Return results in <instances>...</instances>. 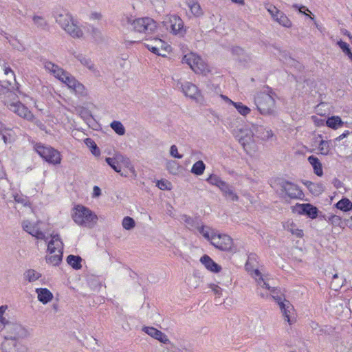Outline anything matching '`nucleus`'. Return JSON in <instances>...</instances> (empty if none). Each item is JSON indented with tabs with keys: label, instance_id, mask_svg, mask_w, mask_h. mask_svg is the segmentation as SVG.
Here are the masks:
<instances>
[{
	"label": "nucleus",
	"instance_id": "f257e3e1",
	"mask_svg": "<svg viewBox=\"0 0 352 352\" xmlns=\"http://www.w3.org/2000/svg\"><path fill=\"white\" fill-rule=\"evenodd\" d=\"M276 94L268 87L265 91L256 94L254 103L262 115H274L276 113Z\"/></svg>",
	"mask_w": 352,
	"mask_h": 352
},
{
	"label": "nucleus",
	"instance_id": "f03ea898",
	"mask_svg": "<svg viewBox=\"0 0 352 352\" xmlns=\"http://www.w3.org/2000/svg\"><path fill=\"white\" fill-rule=\"evenodd\" d=\"M72 217L78 226L92 228L97 223L98 217L89 208L77 205L72 210Z\"/></svg>",
	"mask_w": 352,
	"mask_h": 352
},
{
	"label": "nucleus",
	"instance_id": "7ed1b4c3",
	"mask_svg": "<svg viewBox=\"0 0 352 352\" xmlns=\"http://www.w3.org/2000/svg\"><path fill=\"white\" fill-rule=\"evenodd\" d=\"M56 22L73 38H81L83 35L82 30L73 20L72 15L66 10H62L57 12Z\"/></svg>",
	"mask_w": 352,
	"mask_h": 352
},
{
	"label": "nucleus",
	"instance_id": "20e7f679",
	"mask_svg": "<svg viewBox=\"0 0 352 352\" xmlns=\"http://www.w3.org/2000/svg\"><path fill=\"white\" fill-rule=\"evenodd\" d=\"M127 23L131 24L132 29L138 33L149 34L153 33L157 28L155 21L149 17L138 18L132 19L127 17Z\"/></svg>",
	"mask_w": 352,
	"mask_h": 352
},
{
	"label": "nucleus",
	"instance_id": "39448f33",
	"mask_svg": "<svg viewBox=\"0 0 352 352\" xmlns=\"http://www.w3.org/2000/svg\"><path fill=\"white\" fill-rule=\"evenodd\" d=\"M36 152L46 162L52 164H59L61 157L59 152L51 146L37 143L34 146Z\"/></svg>",
	"mask_w": 352,
	"mask_h": 352
},
{
	"label": "nucleus",
	"instance_id": "423d86ee",
	"mask_svg": "<svg viewBox=\"0 0 352 352\" xmlns=\"http://www.w3.org/2000/svg\"><path fill=\"white\" fill-rule=\"evenodd\" d=\"M66 84L76 94L83 96L87 94L84 85L78 81L72 75L66 71H63V75L58 78Z\"/></svg>",
	"mask_w": 352,
	"mask_h": 352
},
{
	"label": "nucleus",
	"instance_id": "0eeeda50",
	"mask_svg": "<svg viewBox=\"0 0 352 352\" xmlns=\"http://www.w3.org/2000/svg\"><path fill=\"white\" fill-rule=\"evenodd\" d=\"M4 329L7 335L4 336L6 340H15L25 338L28 331L20 324L7 322L4 324Z\"/></svg>",
	"mask_w": 352,
	"mask_h": 352
},
{
	"label": "nucleus",
	"instance_id": "6e6552de",
	"mask_svg": "<svg viewBox=\"0 0 352 352\" xmlns=\"http://www.w3.org/2000/svg\"><path fill=\"white\" fill-rule=\"evenodd\" d=\"M279 186L283 192L290 199H302L304 194L301 189L296 184L288 181L282 180L279 182Z\"/></svg>",
	"mask_w": 352,
	"mask_h": 352
},
{
	"label": "nucleus",
	"instance_id": "1a4fd4ad",
	"mask_svg": "<svg viewBox=\"0 0 352 352\" xmlns=\"http://www.w3.org/2000/svg\"><path fill=\"white\" fill-rule=\"evenodd\" d=\"M210 243L221 251H229L232 248L233 241L230 236L216 232L212 234Z\"/></svg>",
	"mask_w": 352,
	"mask_h": 352
},
{
	"label": "nucleus",
	"instance_id": "9d476101",
	"mask_svg": "<svg viewBox=\"0 0 352 352\" xmlns=\"http://www.w3.org/2000/svg\"><path fill=\"white\" fill-rule=\"evenodd\" d=\"M164 23L169 25L171 32L175 35L184 36L186 29L184 28L182 19L177 15H169L166 16Z\"/></svg>",
	"mask_w": 352,
	"mask_h": 352
},
{
	"label": "nucleus",
	"instance_id": "9b49d317",
	"mask_svg": "<svg viewBox=\"0 0 352 352\" xmlns=\"http://www.w3.org/2000/svg\"><path fill=\"white\" fill-rule=\"evenodd\" d=\"M253 131L250 130H240L236 135L239 142L242 145L243 149L248 153L254 144Z\"/></svg>",
	"mask_w": 352,
	"mask_h": 352
},
{
	"label": "nucleus",
	"instance_id": "f8f14e48",
	"mask_svg": "<svg viewBox=\"0 0 352 352\" xmlns=\"http://www.w3.org/2000/svg\"><path fill=\"white\" fill-rule=\"evenodd\" d=\"M1 349L3 352H27L26 346L15 340H4Z\"/></svg>",
	"mask_w": 352,
	"mask_h": 352
},
{
	"label": "nucleus",
	"instance_id": "ddd939ff",
	"mask_svg": "<svg viewBox=\"0 0 352 352\" xmlns=\"http://www.w3.org/2000/svg\"><path fill=\"white\" fill-rule=\"evenodd\" d=\"M10 109L19 116L28 121H31L34 118V115L32 112L21 102L10 104Z\"/></svg>",
	"mask_w": 352,
	"mask_h": 352
},
{
	"label": "nucleus",
	"instance_id": "4468645a",
	"mask_svg": "<svg viewBox=\"0 0 352 352\" xmlns=\"http://www.w3.org/2000/svg\"><path fill=\"white\" fill-rule=\"evenodd\" d=\"M4 74L7 76L5 80H1L0 85L7 89L8 90L12 91L14 89V84L16 83L15 74L10 67L4 66Z\"/></svg>",
	"mask_w": 352,
	"mask_h": 352
},
{
	"label": "nucleus",
	"instance_id": "2eb2a0df",
	"mask_svg": "<svg viewBox=\"0 0 352 352\" xmlns=\"http://www.w3.org/2000/svg\"><path fill=\"white\" fill-rule=\"evenodd\" d=\"M179 85H180V88L182 89V91L185 94V96L192 99H197L200 94L197 87L191 82H178L177 86Z\"/></svg>",
	"mask_w": 352,
	"mask_h": 352
},
{
	"label": "nucleus",
	"instance_id": "dca6fc26",
	"mask_svg": "<svg viewBox=\"0 0 352 352\" xmlns=\"http://www.w3.org/2000/svg\"><path fill=\"white\" fill-rule=\"evenodd\" d=\"M143 331L146 333L154 338L155 339L159 340L160 342L167 344L169 343V339L167 336L162 332L161 331L157 330V329L152 327H145L142 329Z\"/></svg>",
	"mask_w": 352,
	"mask_h": 352
},
{
	"label": "nucleus",
	"instance_id": "f3484780",
	"mask_svg": "<svg viewBox=\"0 0 352 352\" xmlns=\"http://www.w3.org/2000/svg\"><path fill=\"white\" fill-rule=\"evenodd\" d=\"M296 207L300 209V214H306L311 219H316L318 217V208L311 204H297Z\"/></svg>",
	"mask_w": 352,
	"mask_h": 352
},
{
	"label": "nucleus",
	"instance_id": "a211bd4d",
	"mask_svg": "<svg viewBox=\"0 0 352 352\" xmlns=\"http://www.w3.org/2000/svg\"><path fill=\"white\" fill-rule=\"evenodd\" d=\"M275 299L277 300V302L279 305L285 320L291 324L290 314L294 309L293 305L289 302V301L286 300L285 299L283 301L279 297Z\"/></svg>",
	"mask_w": 352,
	"mask_h": 352
},
{
	"label": "nucleus",
	"instance_id": "6ab92c4d",
	"mask_svg": "<svg viewBox=\"0 0 352 352\" xmlns=\"http://www.w3.org/2000/svg\"><path fill=\"white\" fill-rule=\"evenodd\" d=\"M63 250V244L58 234L52 236V239L48 242L47 250L50 254L60 252Z\"/></svg>",
	"mask_w": 352,
	"mask_h": 352
},
{
	"label": "nucleus",
	"instance_id": "aec40b11",
	"mask_svg": "<svg viewBox=\"0 0 352 352\" xmlns=\"http://www.w3.org/2000/svg\"><path fill=\"white\" fill-rule=\"evenodd\" d=\"M200 262L210 272L217 273L221 270V267L215 263L208 255L205 254L201 256Z\"/></svg>",
	"mask_w": 352,
	"mask_h": 352
},
{
	"label": "nucleus",
	"instance_id": "412c9836",
	"mask_svg": "<svg viewBox=\"0 0 352 352\" xmlns=\"http://www.w3.org/2000/svg\"><path fill=\"white\" fill-rule=\"evenodd\" d=\"M74 56L81 63L82 65L86 67L89 70L95 72L96 71L95 65L90 58L82 54L73 53Z\"/></svg>",
	"mask_w": 352,
	"mask_h": 352
},
{
	"label": "nucleus",
	"instance_id": "4be33fe9",
	"mask_svg": "<svg viewBox=\"0 0 352 352\" xmlns=\"http://www.w3.org/2000/svg\"><path fill=\"white\" fill-rule=\"evenodd\" d=\"M36 292L38 294V300L44 305L53 298L52 293L47 288H37Z\"/></svg>",
	"mask_w": 352,
	"mask_h": 352
},
{
	"label": "nucleus",
	"instance_id": "5701e85b",
	"mask_svg": "<svg viewBox=\"0 0 352 352\" xmlns=\"http://www.w3.org/2000/svg\"><path fill=\"white\" fill-rule=\"evenodd\" d=\"M252 276L255 279L257 283V285L261 287L265 288L267 290L272 291V287L270 285V284L267 282V280L263 278L261 272L258 270H254L252 273Z\"/></svg>",
	"mask_w": 352,
	"mask_h": 352
},
{
	"label": "nucleus",
	"instance_id": "b1692460",
	"mask_svg": "<svg viewBox=\"0 0 352 352\" xmlns=\"http://www.w3.org/2000/svg\"><path fill=\"white\" fill-rule=\"evenodd\" d=\"M253 135L254 134L258 138L263 140L268 139L272 136V132L270 130H266L263 126L252 125Z\"/></svg>",
	"mask_w": 352,
	"mask_h": 352
},
{
	"label": "nucleus",
	"instance_id": "393cba45",
	"mask_svg": "<svg viewBox=\"0 0 352 352\" xmlns=\"http://www.w3.org/2000/svg\"><path fill=\"white\" fill-rule=\"evenodd\" d=\"M219 189L223 192L224 196L226 197H227L228 199H230L232 201H237L238 200L239 197L234 192L233 188L231 186H230L228 183H226V182H224L221 184Z\"/></svg>",
	"mask_w": 352,
	"mask_h": 352
},
{
	"label": "nucleus",
	"instance_id": "a878e982",
	"mask_svg": "<svg viewBox=\"0 0 352 352\" xmlns=\"http://www.w3.org/2000/svg\"><path fill=\"white\" fill-rule=\"evenodd\" d=\"M186 3L195 17H200L203 15L204 12L197 0H186Z\"/></svg>",
	"mask_w": 352,
	"mask_h": 352
},
{
	"label": "nucleus",
	"instance_id": "bb28decb",
	"mask_svg": "<svg viewBox=\"0 0 352 352\" xmlns=\"http://www.w3.org/2000/svg\"><path fill=\"white\" fill-rule=\"evenodd\" d=\"M307 160L309 162V164L312 166L314 173L316 175L321 177L323 175V171L322 164L318 160V158L314 155H310L308 157Z\"/></svg>",
	"mask_w": 352,
	"mask_h": 352
},
{
	"label": "nucleus",
	"instance_id": "cd10ccee",
	"mask_svg": "<svg viewBox=\"0 0 352 352\" xmlns=\"http://www.w3.org/2000/svg\"><path fill=\"white\" fill-rule=\"evenodd\" d=\"M44 67L46 70L52 73L56 78H58L63 74L64 69L60 67L58 65L47 61L44 64Z\"/></svg>",
	"mask_w": 352,
	"mask_h": 352
},
{
	"label": "nucleus",
	"instance_id": "c85d7f7f",
	"mask_svg": "<svg viewBox=\"0 0 352 352\" xmlns=\"http://www.w3.org/2000/svg\"><path fill=\"white\" fill-rule=\"evenodd\" d=\"M116 160H117V162L120 163V165H123L125 168H128L131 173L135 174V168L129 157L122 155L121 153H116Z\"/></svg>",
	"mask_w": 352,
	"mask_h": 352
},
{
	"label": "nucleus",
	"instance_id": "c756f323",
	"mask_svg": "<svg viewBox=\"0 0 352 352\" xmlns=\"http://www.w3.org/2000/svg\"><path fill=\"white\" fill-rule=\"evenodd\" d=\"M182 219L186 223V227L190 230H197L201 223V220L197 217L192 218L187 215H183Z\"/></svg>",
	"mask_w": 352,
	"mask_h": 352
},
{
	"label": "nucleus",
	"instance_id": "7c9ffc66",
	"mask_svg": "<svg viewBox=\"0 0 352 352\" xmlns=\"http://www.w3.org/2000/svg\"><path fill=\"white\" fill-rule=\"evenodd\" d=\"M223 98H224L226 101L231 103L238 111V112L242 116H246L250 112V109L243 104L241 102H236L232 101L227 96H222Z\"/></svg>",
	"mask_w": 352,
	"mask_h": 352
},
{
	"label": "nucleus",
	"instance_id": "2f4dec72",
	"mask_svg": "<svg viewBox=\"0 0 352 352\" xmlns=\"http://www.w3.org/2000/svg\"><path fill=\"white\" fill-rule=\"evenodd\" d=\"M197 230L200 234H201L206 240L209 241L210 242L212 240V234H216L217 232L211 228L203 225L202 223L200 224Z\"/></svg>",
	"mask_w": 352,
	"mask_h": 352
},
{
	"label": "nucleus",
	"instance_id": "473e14b6",
	"mask_svg": "<svg viewBox=\"0 0 352 352\" xmlns=\"http://www.w3.org/2000/svg\"><path fill=\"white\" fill-rule=\"evenodd\" d=\"M105 162L109 165L116 173H120L121 176L126 177V174L121 170L120 163L116 160V153L113 157H106Z\"/></svg>",
	"mask_w": 352,
	"mask_h": 352
},
{
	"label": "nucleus",
	"instance_id": "72a5a7b5",
	"mask_svg": "<svg viewBox=\"0 0 352 352\" xmlns=\"http://www.w3.org/2000/svg\"><path fill=\"white\" fill-rule=\"evenodd\" d=\"M199 56L195 53H189L184 56L182 58V63L188 64L190 67L193 70L195 68L196 62L199 61Z\"/></svg>",
	"mask_w": 352,
	"mask_h": 352
},
{
	"label": "nucleus",
	"instance_id": "f704fd0d",
	"mask_svg": "<svg viewBox=\"0 0 352 352\" xmlns=\"http://www.w3.org/2000/svg\"><path fill=\"white\" fill-rule=\"evenodd\" d=\"M41 274L33 269H29L23 273V278L29 283H33L41 277Z\"/></svg>",
	"mask_w": 352,
	"mask_h": 352
},
{
	"label": "nucleus",
	"instance_id": "c9c22d12",
	"mask_svg": "<svg viewBox=\"0 0 352 352\" xmlns=\"http://www.w3.org/2000/svg\"><path fill=\"white\" fill-rule=\"evenodd\" d=\"M336 207L344 212L352 210V202L348 198H342L336 204Z\"/></svg>",
	"mask_w": 352,
	"mask_h": 352
},
{
	"label": "nucleus",
	"instance_id": "e433bc0d",
	"mask_svg": "<svg viewBox=\"0 0 352 352\" xmlns=\"http://www.w3.org/2000/svg\"><path fill=\"white\" fill-rule=\"evenodd\" d=\"M151 42L156 47L160 53H164L166 54L170 48V45L158 38H155Z\"/></svg>",
	"mask_w": 352,
	"mask_h": 352
},
{
	"label": "nucleus",
	"instance_id": "4c0bfd02",
	"mask_svg": "<svg viewBox=\"0 0 352 352\" xmlns=\"http://www.w3.org/2000/svg\"><path fill=\"white\" fill-rule=\"evenodd\" d=\"M326 124L329 128L337 129L343 125V122L339 116H331L328 118Z\"/></svg>",
	"mask_w": 352,
	"mask_h": 352
},
{
	"label": "nucleus",
	"instance_id": "58836bf2",
	"mask_svg": "<svg viewBox=\"0 0 352 352\" xmlns=\"http://www.w3.org/2000/svg\"><path fill=\"white\" fill-rule=\"evenodd\" d=\"M193 71L197 74H206L209 72V69L207 64L203 60V59L199 56V61L196 62V65L195 68H193Z\"/></svg>",
	"mask_w": 352,
	"mask_h": 352
},
{
	"label": "nucleus",
	"instance_id": "ea45409f",
	"mask_svg": "<svg viewBox=\"0 0 352 352\" xmlns=\"http://www.w3.org/2000/svg\"><path fill=\"white\" fill-rule=\"evenodd\" d=\"M274 19L281 25L289 28L292 26V22L288 17L281 12H276Z\"/></svg>",
	"mask_w": 352,
	"mask_h": 352
},
{
	"label": "nucleus",
	"instance_id": "a19ab883",
	"mask_svg": "<svg viewBox=\"0 0 352 352\" xmlns=\"http://www.w3.org/2000/svg\"><path fill=\"white\" fill-rule=\"evenodd\" d=\"M82 258L79 256L69 255L67 258V263L75 270H79L82 267Z\"/></svg>",
	"mask_w": 352,
	"mask_h": 352
},
{
	"label": "nucleus",
	"instance_id": "79ce46f5",
	"mask_svg": "<svg viewBox=\"0 0 352 352\" xmlns=\"http://www.w3.org/2000/svg\"><path fill=\"white\" fill-rule=\"evenodd\" d=\"M205 168L206 165L204 162L199 160L193 164L191 168V173L196 175H201L204 173Z\"/></svg>",
	"mask_w": 352,
	"mask_h": 352
},
{
	"label": "nucleus",
	"instance_id": "37998d69",
	"mask_svg": "<svg viewBox=\"0 0 352 352\" xmlns=\"http://www.w3.org/2000/svg\"><path fill=\"white\" fill-rule=\"evenodd\" d=\"M63 251L57 252V254L46 257V261L54 266L58 265L62 261Z\"/></svg>",
	"mask_w": 352,
	"mask_h": 352
},
{
	"label": "nucleus",
	"instance_id": "c03bdc74",
	"mask_svg": "<svg viewBox=\"0 0 352 352\" xmlns=\"http://www.w3.org/2000/svg\"><path fill=\"white\" fill-rule=\"evenodd\" d=\"M285 228L298 237H302L303 236V231L297 228L293 222L287 223Z\"/></svg>",
	"mask_w": 352,
	"mask_h": 352
},
{
	"label": "nucleus",
	"instance_id": "a18cd8bd",
	"mask_svg": "<svg viewBox=\"0 0 352 352\" xmlns=\"http://www.w3.org/2000/svg\"><path fill=\"white\" fill-rule=\"evenodd\" d=\"M110 126L118 135H122L125 133V129L120 121H113Z\"/></svg>",
	"mask_w": 352,
	"mask_h": 352
},
{
	"label": "nucleus",
	"instance_id": "49530a36",
	"mask_svg": "<svg viewBox=\"0 0 352 352\" xmlns=\"http://www.w3.org/2000/svg\"><path fill=\"white\" fill-rule=\"evenodd\" d=\"M34 25L41 29H45L47 26V21L41 16L34 15L32 17Z\"/></svg>",
	"mask_w": 352,
	"mask_h": 352
},
{
	"label": "nucleus",
	"instance_id": "de8ad7c7",
	"mask_svg": "<svg viewBox=\"0 0 352 352\" xmlns=\"http://www.w3.org/2000/svg\"><path fill=\"white\" fill-rule=\"evenodd\" d=\"M22 227L25 232L32 236L35 235V232L38 230L34 225L32 224L28 221H24L22 223Z\"/></svg>",
	"mask_w": 352,
	"mask_h": 352
},
{
	"label": "nucleus",
	"instance_id": "09e8293b",
	"mask_svg": "<svg viewBox=\"0 0 352 352\" xmlns=\"http://www.w3.org/2000/svg\"><path fill=\"white\" fill-rule=\"evenodd\" d=\"M206 181L211 185L217 186L219 188L224 182L218 175L214 174L210 175Z\"/></svg>",
	"mask_w": 352,
	"mask_h": 352
},
{
	"label": "nucleus",
	"instance_id": "8fccbe9b",
	"mask_svg": "<svg viewBox=\"0 0 352 352\" xmlns=\"http://www.w3.org/2000/svg\"><path fill=\"white\" fill-rule=\"evenodd\" d=\"M85 144H87V146L91 148V153L94 155H99L100 154V149L98 148L96 144L95 143V142L93 140H91V138H87V139H85Z\"/></svg>",
	"mask_w": 352,
	"mask_h": 352
},
{
	"label": "nucleus",
	"instance_id": "3c124183",
	"mask_svg": "<svg viewBox=\"0 0 352 352\" xmlns=\"http://www.w3.org/2000/svg\"><path fill=\"white\" fill-rule=\"evenodd\" d=\"M122 224L123 228L127 230L133 229L135 226L134 219L130 217H124Z\"/></svg>",
	"mask_w": 352,
	"mask_h": 352
},
{
	"label": "nucleus",
	"instance_id": "603ef678",
	"mask_svg": "<svg viewBox=\"0 0 352 352\" xmlns=\"http://www.w3.org/2000/svg\"><path fill=\"white\" fill-rule=\"evenodd\" d=\"M318 150L322 155H327L330 150V146L327 141L321 140L319 143Z\"/></svg>",
	"mask_w": 352,
	"mask_h": 352
},
{
	"label": "nucleus",
	"instance_id": "864d4df0",
	"mask_svg": "<svg viewBox=\"0 0 352 352\" xmlns=\"http://www.w3.org/2000/svg\"><path fill=\"white\" fill-rule=\"evenodd\" d=\"M179 166L175 161H170L167 163V169L172 174H177L179 170Z\"/></svg>",
	"mask_w": 352,
	"mask_h": 352
},
{
	"label": "nucleus",
	"instance_id": "5fc2aeb1",
	"mask_svg": "<svg viewBox=\"0 0 352 352\" xmlns=\"http://www.w3.org/2000/svg\"><path fill=\"white\" fill-rule=\"evenodd\" d=\"M170 182L166 180H159L157 182V186L161 190H170Z\"/></svg>",
	"mask_w": 352,
	"mask_h": 352
},
{
	"label": "nucleus",
	"instance_id": "6e6d98bb",
	"mask_svg": "<svg viewBox=\"0 0 352 352\" xmlns=\"http://www.w3.org/2000/svg\"><path fill=\"white\" fill-rule=\"evenodd\" d=\"M145 45L148 50L152 52L153 53L161 56H166L164 53H160L159 50L156 48V47H155V45L151 42L150 43H146Z\"/></svg>",
	"mask_w": 352,
	"mask_h": 352
},
{
	"label": "nucleus",
	"instance_id": "4d7b16f0",
	"mask_svg": "<svg viewBox=\"0 0 352 352\" xmlns=\"http://www.w3.org/2000/svg\"><path fill=\"white\" fill-rule=\"evenodd\" d=\"M14 199L16 202L20 203L23 206H27L28 204V198L23 195H19L16 194L14 196Z\"/></svg>",
	"mask_w": 352,
	"mask_h": 352
},
{
	"label": "nucleus",
	"instance_id": "13d9d810",
	"mask_svg": "<svg viewBox=\"0 0 352 352\" xmlns=\"http://www.w3.org/2000/svg\"><path fill=\"white\" fill-rule=\"evenodd\" d=\"M170 155L177 159H182L183 157V155L178 153L177 147L175 145L170 146Z\"/></svg>",
	"mask_w": 352,
	"mask_h": 352
},
{
	"label": "nucleus",
	"instance_id": "bf43d9fd",
	"mask_svg": "<svg viewBox=\"0 0 352 352\" xmlns=\"http://www.w3.org/2000/svg\"><path fill=\"white\" fill-rule=\"evenodd\" d=\"M338 45L342 49L344 53L346 54L349 53L351 50L349 49V45L346 42L342 41V40L339 41L337 43Z\"/></svg>",
	"mask_w": 352,
	"mask_h": 352
},
{
	"label": "nucleus",
	"instance_id": "052dcab7",
	"mask_svg": "<svg viewBox=\"0 0 352 352\" xmlns=\"http://www.w3.org/2000/svg\"><path fill=\"white\" fill-rule=\"evenodd\" d=\"M7 309V305H2L0 307V322L3 324H6L8 322L7 320L3 317V314Z\"/></svg>",
	"mask_w": 352,
	"mask_h": 352
},
{
	"label": "nucleus",
	"instance_id": "680f3d73",
	"mask_svg": "<svg viewBox=\"0 0 352 352\" xmlns=\"http://www.w3.org/2000/svg\"><path fill=\"white\" fill-rule=\"evenodd\" d=\"M329 221L333 225H340L341 222V218L338 215H331L329 218Z\"/></svg>",
	"mask_w": 352,
	"mask_h": 352
},
{
	"label": "nucleus",
	"instance_id": "e2e57ef3",
	"mask_svg": "<svg viewBox=\"0 0 352 352\" xmlns=\"http://www.w3.org/2000/svg\"><path fill=\"white\" fill-rule=\"evenodd\" d=\"M33 236L36 237L38 239L45 240L46 241L47 239L45 237V234L41 230H38L36 232H35V235Z\"/></svg>",
	"mask_w": 352,
	"mask_h": 352
},
{
	"label": "nucleus",
	"instance_id": "0e129e2a",
	"mask_svg": "<svg viewBox=\"0 0 352 352\" xmlns=\"http://www.w3.org/2000/svg\"><path fill=\"white\" fill-rule=\"evenodd\" d=\"M316 188H319V186H316L315 184L310 182L308 188L312 193H319L320 190H317Z\"/></svg>",
	"mask_w": 352,
	"mask_h": 352
},
{
	"label": "nucleus",
	"instance_id": "69168bd1",
	"mask_svg": "<svg viewBox=\"0 0 352 352\" xmlns=\"http://www.w3.org/2000/svg\"><path fill=\"white\" fill-rule=\"evenodd\" d=\"M210 287L216 295H217V296L221 295L222 289L220 287H219L218 285H211Z\"/></svg>",
	"mask_w": 352,
	"mask_h": 352
},
{
	"label": "nucleus",
	"instance_id": "338daca9",
	"mask_svg": "<svg viewBox=\"0 0 352 352\" xmlns=\"http://www.w3.org/2000/svg\"><path fill=\"white\" fill-rule=\"evenodd\" d=\"M101 195V190L100 188L97 186H95L93 188V196L94 197H98Z\"/></svg>",
	"mask_w": 352,
	"mask_h": 352
},
{
	"label": "nucleus",
	"instance_id": "774afa93",
	"mask_svg": "<svg viewBox=\"0 0 352 352\" xmlns=\"http://www.w3.org/2000/svg\"><path fill=\"white\" fill-rule=\"evenodd\" d=\"M344 221L346 222V225L352 229V214L349 215L348 218H345Z\"/></svg>",
	"mask_w": 352,
	"mask_h": 352
}]
</instances>
